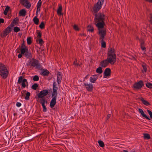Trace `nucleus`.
<instances>
[{"mask_svg": "<svg viewBox=\"0 0 152 152\" xmlns=\"http://www.w3.org/2000/svg\"><path fill=\"white\" fill-rule=\"evenodd\" d=\"M104 1V0H98V2L94 5L93 8L94 14L95 16L94 21L96 23L104 21L105 19V15L104 14L100 12L97 13L102 7Z\"/></svg>", "mask_w": 152, "mask_h": 152, "instance_id": "nucleus-1", "label": "nucleus"}, {"mask_svg": "<svg viewBox=\"0 0 152 152\" xmlns=\"http://www.w3.org/2000/svg\"><path fill=\"white\" fill-rule=\"evenodd\" d=\"M107 58L115 63L116 61V55L115 50L114 48H110L108 49Z\"/></svg>", "mask_w": 152, "mask_h": 152, "instance_id": "nucleus-2", "label": "nucleus"}, {"mask_svg": "<svg viewBox=\"0 0 152 152\" xmlns=\"http://www.w3.org/2000/svg\"><path fill=\"white\" fill-rule=\"evenodd\" d=\"M8 72L5 66L1 63H0V75L2 77L6 79L8 75Z\"/></svg>", "mask_w": 152, "mask_h": 152, "instance_id": "nucleus-3", "label": "nucleus"}, {"mask_svg": "<svg viewBox=\"0 0 152 152\" xmlns=\"http://www.w3.org/2000/svg\"><path fill=\"white\" fill-rule=\"evenodd\" d=\"M27 66H28L35 67L36 69H39L41 68V67L40 64L39 63L38 61L34 58H32L31 60L27 63Z\"/></svg>", "mask_w": 152, "mask_h": 152, "instance_id": "nucleus-4", "label": "nucleus"}, {"mask_svg": "<svg viewBox=\"0 0 152 152\" xmlns=\"http://www.w3.org/2000/svg\"><path fill=\"white\" fill-rule=\"evenodd\" d=\"M115 63L113 62L112 60H111L110 59H109L108 58H107V59L100 62V64L101 65V66L103 67H106L109 63L111 64H114Z\"/></svg>", "mask_w": 152, "mask_h": 152, "instance_id": "nucleus-5", "label": "nucleus"}, {"mask_svg": "<svg viewBox=\"0 0 152 152\" xmlns=\"http://www.w3.org/2000/svg\"><path fill=\"white\" fill-rule=\"evenodd\" d=\"M98 34L99 36V40H102L104 39L106 34V31L105 29H99L98 30Z\"/></svg>", "mask_w": 152, "mask_h": 152, "instance_id": "nucleus-6", "label": "nucleus"}, {"mask_svg": "<svg viewBox=\"0 0 152 152\" xmlns=\"http://www.w3.org/2000/svg\"><path fill=\"white\" fill-rule=\"evenodd\" d=\"M144 86L143 82L142 80L139 81L137 83H134L133 85L134 88L137 89H140Z\"/></svg>", "mask_w": 152, "mask_h": 152, "instance_id": "nucleus-7", "label": "nucleus"}, {"mask_svg": "<svg viewBox=\"0 0 152 152\" xmlns=\"http://www.w3.org/2000/svg\"><path fill=\"white\" fill-rule=\"evenodd\" d=\"M12 29L10 26H8L5 29L3 32V33L1 34V36L4 37L7 35L12 31Z\"/></svg>", "mask_w": 152, "mask_h": 152, "instance_id": "nucleus-8", "label": "nucleus"}, {"mask_svg": "<svg viewBox=\"0 0 152 152\" xmlns=\"http://www.w3.org/2000/svg\"><path fill=\"white\" fill-rule=\"evenodd\" d=\"M49 93L48 90H43L41 91L38 94V98H45Z\"/></svg>", "mask_w": 152, "mask_h": 152, "instance_id": "nucleus-9", "label": "nucleus"}, {"mask_svg": "<svg viewBox=\"0 0 152 152\" xmlns=\"http://www.w3.org/2000/svg\"><path fill=\"white\" fill-rule=\"evenodd\" d=\"M96 24V26L98 28V30L99 29H104V26L105 24L104 23V21L99 22H97Z\"/></svg>", "mask_w": 152, "mask_h": 152, "instance_id": "nucleus-10", "label": "nucleus"}, {"mask_svg": "<svg viewBox=\"0 0 152 152\" xmlns=\"http://www.w3.org/2000/svg\"><path fill=\"white\" fill-rule=\"evenodd\" d=\"M111 73V69L109 68H106L104 72V77H109L110 76Z\"/></svg>", "mask_w": 152, "mask_h": 152, "instance_id": "nucleus-11", "label": "nucleus"}, {"mask_svg": "<svg viewBox=\"0 0 152 152\" xmlns=\"http://www.w3.org/2000/svg\"><path fill=\"white\" fill-rule=\"evenodd\" d=\"M84 85L86 86V88L87 90L88 91H92L93 86L92 84H87L84 83Z\"/></svg>", "mask_w": 152, "mask_h": 152, "instance_id": "nucleus-12", "label": "nucleus"}, {"mask_svg": "<svg viewBox=\"0 0 152 152\" xmlns=\"http://www.w3.org/2000/svg\"><path fill=\"white\" fill-rule=\"evenodd\" d=\"M52 99L50 103V106L51 108L53 107L56 103V98L57 97H52Z\"/></svg>", "mask_w": 152, "mask_h": 152, "instance_id": "nucleus-13", "label": "nucleus"}, {"mask_svg": "<svg viewBox=\"0 0 152 152\" xmlns=\"http://www.w3.org/2000/svg\"><path fill=\"white\" fill-rule=\"evenodd\" d=\"M37 101H39L42 105L45 104V103L47 104L48 103V101L45 98H38Z\"/></svg>", "mask_w": 152, "mask_h": 152, "instance_id": "nucleus-14", "label": "nucleus"}, {"mask_svg": "<svg viewBox=\"0 0 152 152\" xmlns=\"http://www.w3.org/2000/svg\"><path fill=\"white\" fill-rule=\"evenodd\" d=\"M62 80V76L60 72H58L57 74V81L58 84H59Z\"/></svg>", "mask_w": 152, "mask_h": 152, "instance_id": "nucleus-15", "label": "nucleus"}, {"mask_svg": "<svg viewBox=\"0 0 152 152\" xmlns=\"http://www.w3.org/2000/svg\"><path fill=\"white\" fill-rule=\"evenodd\" d=\"M139 112L141 113V115H142V116L144 117V118H146L148 120H150V118L148 117L144 113V112H143V110L140 109V108H139Z\"/></svg>", "mask_w": 152, "mask_h": 152, "instance_id": "nucleus-16", "label": "nucleus"}, {"mask_svg": "<svg viewBox=\"0 0 152 152\" xmlns=\"http://www.w3.org/2000/svg\"><path fill=\"white\" fill-rule=\"evenodd\" d=\"M27 51L23 55H24L27 58H28L29 57L31 58L32 57V55L31 54V53L28 52V49H26Z\"/></svg>", "mask_w": 152, "mask_h": 152, "instance_id": "nucleus-17", "label": "nucleus"}, {"mask_svg": "<svg viewBox=\"0 0 152 152\" xmlns=\"http://www.w3.org/2000/svg\"><path fill=\"white\" fill-rule=\"evenodd\" d=\"M26 11L25 9H22L19 12V14L20 16H25L26 15Z\"/></svg>", "mask_w": 152, "mask_h": 152, "instance_id": "nucleus-18", "label": "nucleus"}, {"mask_svg": "<svg viewBox=\"0 0 152 152\" xmlns=\"http://www.w3.org/2000/svg\"><path fill=\"white\" fill-rule=\"evenodd\" d=\"M140 99L142 102V103L144 105L146 106L150 105H151L146 100H145L143 98L141 97Z\"/></svg>", "mask_w": 152, "mask_h": 152, "instance_id": "nucleus-19", "label": "nucleus"}, {"mask_svg": "<svg viewBox=\"0 0 152 152\" xmlns=\"http://www.w3.org/2000/svg\"><path fill=\"white\" fill-rule=\"evenodd\" d=\"M62 10V6L61 5H60L57 10V13L58 15H63V13L61 12Z\"/></svg>", "mask_w": 152, "mask_h": 152, "instance_id": "nucleus-20", "label": "nucleus"}, {"mask_svg": "<svg viewBox=\"0 0 152 152\" xmlns=\"http://www.w3.org/2000/svg\"><path fill=\"white\" fill-rule=\"evenodd\" d=\"M98 77L96 76V75H93V77H91L90 78V81L93 83H95V81L97 80L98 78Z\"/></svg>", "mask_w": 152, "mask_h": 152, "instance_id": "nucleus-21", "label": "nucleus"}, {"mask_svg": "<svg viewBox=\"0 0 152 152\" xmlns=\"http://www.w3.org/2000/svg\"><path fill=\"white\" fill-rule=\"evenodd\" d=\"M42 73L43 76H47L49 74L50 72L47 69H43Z\"/></svg>", "mask_w": 152, "mask_h": 152, "instance_id": "nucleus-22", "label": "nucleus"}, {"mask_svg": "<svg viewBox=\"0 0 152 152\" xmlns=\"http://www.w3.org/2000/svg\"><path fill=\"white\" fill-rule=\"evenodd\" d=\"M27 83V86L28 85V82L27 81V80L26 79H24L23 80L21 84L23 88H25L26 86V85L25 83Z\"/></svg>", "mask_w": 152, "mask_h": 152, "instance_id": "nucleus-23", "label": "nucleus"}, {"mask_svg": "<svg viewBox=\"0 0 152 152\" xmlns=\"http://www.w3.org/2000/svg\"><path fill=\"white\" fill-rule=\"evenodd\" d=\"M87 30L91 32H93L94 31V28L91 25H88L87 26Z\"/></svg>", "mask_w": 152, "mask_h": 152, "instance_id": "nucleus-24", "label": "nucleus"}, {"mask_svg": "<svg viewBox=\"0 0 152 152\" xmlns=\"http://www.w3.org/2000/svg\"><path fill=\"white\" fill-rule=\"evenodd\" d=\"M24 7H25L26 8L29 9L30 8L31 6V4L28 1V0H26L25 3L24 5H23Z\"/></svg>", "mask_w": 152, "mask_h": 152, "instance_id": "nucleus-25", "label": "nucleus"}, {"mask_svg": "<svg viewBox=\"0 0 152 152\" xmlns=\"http://www.w3.org/2000/svg\"><path fill=\"white\" fill-rule=\"evenodd\" d=\"M33 20L35 24H36V25H38V24L39 22V20L37 18V16L35 17L33 19Z\"/></svg>", "mask_w": 152, "mask_h": 152, "instance_id": "nucleus-26", "label": "nucleus"}, {"mask_svg": "<svg viewBox=\"0 0 152 152\" xmlns=\"http://www.w3.org/2000/svg\"><path fill=\"white\" fill-rule=\"evenodd\" d=\"M19 21V18L18 17H16L13 20L12 23H14L15 25H16L18 23Z\"/></svg>", "mask_w": 152, "mask_h": 152, "instance_id": "nucleus-27", "label": "nucleus"}, {"mask_svg": "<svg viewBox=\"0 0 152 152\" xmlns=\"http://www.w3.org/2000/svg\"><path fill=\"white\" fill-rule=\"evenodd\" d=\"M57 90L55 89H53V92L52 97L55 96L57 97Z\"/></svg>", "mask_w": 152, "mask_h": 152, "instance_id": "nucleus-28", "label": "nucleus"}, {"mask_svg": "<svg viewBox=\"0 0 152 152\" xmlns=\"http://www.w3.org/2000/svg\"><path fill=\"white\" fill-rule=\"evenodd\" d=\"M30 94V92H27L26 94V96L24 97L25 99L26 100H28L29 99V96Z\"/></svg>", "mask_w": 152, "mask_h": 152, "instance_id": "nucleus-29", "label": "nucleus"}, {"mask_svg": "<svg viewBox=\"0 0 152 152\" xmlns=\"http://www.w3.org/2000/svg\"><path fill=\"white\" fill-rule=\"evenodd\" d=\"M96 72L98 73L101 74L102 72V70L101 67H99L97 69Z\"/></svg>", "mask_w": 152, "mask_h": 152, "instance_id": "nucleus-30", "label": "nucleus"}, {"mask_svg": "<svg viewBox=\"0 0 152 152\" xmlns=\"http://www.w3.org/2000/svg\"><path fill=\"white\" fill-rule=\"evenodd\" d=\"M10 7L8 6H6V8L4 11V15H6L7 14L8 12L10 10Z\"/></svg>", "mask_w": 152, "mask_h": 152, "instance_id": "nucleus-31", "label": "nucleus"}, {"mask_svg": "<svg viewBox=\"0 0 152 152\" xmlns=\"http://www.w3.org/2000/svg\"><path fill=\"white\" fill-rule=\"evenodd\" d=\"M104 39H103L102 40H100L101 42V46L103 48H105L106 47V42L104 41Z\"/></svg>", "mask_w": 152, "mask_h": 152, "instance_id": "nucleus-32", "label": "nucleus"}, {"mask_svg": "<svg viewBox=\"0 0 152 152\" xmlns=\"http://www.w3.org/2000/svg\"><path fill=\"white\" fill-rule=\"evenodd\" d=\"M38 85L37 83H34L31 86V88L34 90L37 89V88L38 87Z\"/></svg>", "mask_w": 152, "mask_h": 152, "instance_id": "nucleus-33", "label": "nucleus"}, {"mask_svg": "<svg viewBox=\"0 0 152 152\" xmlns=\"http://www.w3.org/2000/svg\"><path fill=\"white\" fill-rule=\"evenodd\" d=\"M27 43L28 45H30L32 43L31 38L29 37L27 38Z\"/></svg>", "mask_w": 152, "mask_h": 152, "instance_id": "nucleus-34", "label": "nucleus"}, {"mask_svg": "<svg viewBox=\"0 0 152 152\" xmlns=\"http://www.w3.org/2000/svg\"><path fill=\"white\" fill-rule=\"evenodd\" d=\"M98 142L99 145L101 147H103L104 146V144L102 141L99 140Z\"/></svg>", "mask_w": 152, "mask_h": 152, "instance_id": "nucleus-35", "label": "nucleus"}, {"mask_svg": "<svg viewBox=\"0 0 152 152\" xmlns=\"http://www.w3.org/2000/svg\"><path fill=\"white\" fill-rule=\"evenodd\" d=\"M144 42L143 41H142L141 43V47L142 50H145L146 48L144 47Z\"/></svg>", "mask_w": 152, "mask_h": 152, "instance_id": "nucleus-36", "label": "nucleus"}, {"mask_svg": "<svg viewBox=\"0 0 152 152\" xmlns=\"http://www.w3.org/2000/svg\"><path fill=\"white\" fill-rule=\"evenodd\" d=\"M39 27L41 29H43L45 28V24L44 22H42L39 25Z\"/></svg>", "mask_w": 152, "mask_h": 152, "instance_id": "nucleus-37", "label": "nucleus"}, {"mask_svg": "<svg viewBox=\"0 0 152 152\" xmlns=\"http://www.w3.org/2000/svg\"><path fill=\"white\" fill-rule=\"evenodd\" d=\"M27 48H22L20 50L21 53L24 55V54L27 51V50H26Z\"/></svg>", "mask_w": 152, "mask_h": 152, "instance_id": "nucleus-38", "label": "nucleus"}, {"mask_svg": "<svg viewBox=\"0 0 152 152\" xmlns=\"http://www.w3.org/2000/svg\"><path fill=\"white\" fill-rule=\"evenodd\" d=\"M144 138L149 139L150 138V135L148 134H144Z\"/></svg>", "mask_w": 152, "mask_h": 152, "instance_id": "nucleus-39", "label": "nucleus"}, {"mask_svg": "<svg viewBox=\"0 0 152 152\" xmlns=\"http://www.w3.org/2000/svg\"><path fill=\"white\" fill-rule=\"evenodd\" d=\"M146 87L148 88H152V84L150 83H147L146 84Z\"/></svg>", "mask_w": 152, "mask_h": 152, "instance_id": "nucleus-40", "label": "nucleus"}, {"mask_svg": "<svg viewBox=\"0 0 152 152\" xmlns=\"http://www.w3.org/2000/svg\"><path fill=\"white\" fill-rule=\"evenodd\" d=\"M20 29L17 26H15L14 27V31L15 32H17L20 31Z\"/></svg>", "mask_w": 152, "mask_h": 152, "instance_id": "nucleus-41", "label": "nucleus"}, {"mask_svg": "<svg viewBox=\"0 0 152 152\" xmlns=\"http://www.w3.org/2000/svg\"><path fill=\"white\" fill-rule=\"evenodd\" d=\"M146 65L145 64H142V66L143 67V69L145 72H146L147 71V68L146 67Z\"/></svg>", "mask_w": 152, "mask_h": 152, "instance_id": "nucleus-42", "label": "nucleus"}, {"mask_svg": "<svg viewBox=\"0 0 152 152\" xmlns=\"http://www.w3.org/2000/svg\"><path fill=\"white\" fill-rule=\"evenodd\" d=\"M39 80V77L38 76L35 75L33 78V80L34 81H37Z\"/></svg>", "mask_w": 152, "mask_h": 152, "instance_id": "nucleus-43", "label": "nucleus"}, {"mask_svg": "<svg viewBox=\"0 0 152 152\" xmlns=\"http://www.w3.org/2000/svg\"><path fill=\"white\" fill-rule=\"evenodd\" d=\"M42 4V1L41 0H39L37 3V7H41Z\"/></svg>", "mask_w": 152, "mask_h": 152, "instance_id": "nucleus-44", "label": "nucleus"}, {"mask_svg": "<svg viewBox=\"0 0 152 152\" xmlns=\"http://www.w3.org/2000/svg\"><path fill=\"white\" fill-rule=\"evenodd\" d=\"M56 82H54L53 83V89H54L56 90H57L58 89V88L56 86Z\"/></svg>", "mask_w": 152, "mask_h": 152, "instance_id": "nucleus-45", "label": "nucleus"}, {"mask_svg": "<svg viewBox=\"0 0 152 152\" xmlns=\"http://www.w3.org/2000/svg\"><path fill=\"white\" fill-rule=\"evenodd\" d=\"M23 81V77L22 76H20L19 77L18 83H20L22 82Z\"/></svg>", "mask_w": 152, "mask_h": 152, "instance_id": "nucleus-46", "label": "nucleus"}, {"mask_svg": "<svg viewBox=\"0 0 152 152\" xmlns=\"http://www.w3.org/2000/svg\"><path fill=\"white\" fill-rule=\"evenodd\" d=\"M74 29L77 31H78L79 30V28L76 25H75L73 26Z\"/></svg>", "mask_w": 152, "mask_h": 152, "instance_id": "nucleus-47", "label": "nucleus"}, {"mask_svg": "<svg viewBox=\"0 0 152 152\" xmlns=\"http://www.w3.org/2000/svg\"><path fill=\"white\" fill-rule=\"evenodd\" d=\"M26 0H20V2L21 4L23 6L26 2Z\"/></svg>", "mask_w": 152, "mask_h": 152, "instance_id": "nucleus-48", "label": "nucleus"}, {"mask_svg": "<svg viewBox=\"0 0 152 152\" xmlns=\"http://www.w3.org/2000/svg\"><path fill=\"white\" fill-rule=\"evenodd\" d=\"M42 105V106L43 108V111L45 112H46L47 111V108L46 107L45 104H44V105L43 104Z\"/></svg>", "mask_w": 152, "mask_h": 152, "instance_id": "nucleus-49", "label": "nucleus"}, {"mask_svg": "<svg viewBox=\"0 0 152 152\" xmlns=\"http://www.w3.org/2000/svg\"><path fill=\"white\" fill-rule=\"evenodd\" d=\"M40 39L39 40V43L41 45H42V44L44 43V41L42 39L39 38Z\"/></svg>", "mask_w": 152, "mask_h": 152, "instance_id": "nucleus-50", "label": "nucleus"}, {"mask_svg": "<svg viewBox=\"0 0 152 152\" xmlns=\"http://www.w3.org/2000/svg\"><path fill=\"white\" fill-rule=\"evenodd\" d=\"M147 111L149 114L150 117L151 118H152V112L151 111L148 110H147Z\"/></svg>", "mask_w": 152, "mask_h": 152, "instance_id": "nucleus-51", "label": "nucleus"}, {"mask_svg": "<svg viewBox=\"0 0 152 152\" xmlns=\"http://www.w3.org/2000/svg\"><path fill=\"white\" fill-rule=\"evenodd\" d=\"M41 36H42L41 33L40 32H39L38 33V35H37V36L38 38H40L41 37Z\"/></svg>", "mask_w": 152, "mask_h": 152, "instance_id": "nucleus-52", "label": "nucleus"}, {"mask_svg": "<svg viewBox=\"0 0 152 152\" xmlns=\"http://www.w3.org/2000/svg\"><path fill=\"white\" fill-rule=\"evenodd\" d=\"M21 47H22V48H27L26 46L24 44V41L23 42L22 44L21 45Z\"/></svg>", "mask_w": 152, "mask_h": 152, "instance_id": "nucleus-53", "label": "nucleus"}, {"mask_svg": "<svg viewBox=\"0 0 152 152\" xmlns=\"http://www.w3.org/2000/svg\"><path fill=\"white\" fill-rule=\"evenodd\" d=\"M16 105L18 107H20L21 106V104L19 102H17L16 103Z\"/></svg>", "mask_w": 152, "mask_h": 152, "instance_id": "nucleus-54", "label": "nucleus"}, {"mask_svg": "<svg viewBox=\"0 0 152 152\" xmlns=\"http://www.w3.org/2000/svg\"><path fill=\"white\" fill-rule=\"evenodd\" d=\"M4 22V20L3 18H0V24L1 23H3Z\"/></svg>", "mask_w": 152, "mask_h": 152, "instance_id": "nucleus-55", "label": "nucleus"}, {"mask_svg": "<svg viewBox=\"0 0 152 152\" xmlns=\"http://www.w3.org/2000/svg\"><path fill=\"white\" fill-rule=\"evenodd\" d=\"M15 25L14 23H12V22L10 25L9 26H10L11 28H12V27H13V26Z\"/></svg>", "mask_w": 152, "mask_h": 152, "instance_id": "nucleus-56", "label": "nucleus"}, {"mask_svg": "<svg viewBox=\"0 0 152 152\" xmlns=\"http://www.w3.org/2000/svg\"><path fill=\"white\" fill-rule=\"evenodd\" d=\"M111 116V114H109L107 115L106 120H107L109 119Z\"/></svg>", "mask_w": 152, "mask_h": 152, "instance_id": "nucleus-57", "label": "nucleus"}, {"mask_svg": "<svg viewBox=\"0 0 152 152\" xmlns=\"http://www.w3.org/2000/svg\"><path fill=\"white\" fill-rule=\"evenodd\" d=\"M22 54L21 53H20L18 56V57L19 58H20L22 56Z\"/></svg>", "mask_w": 152, "mask_h": 152, "instance_id": "nucleus-58", "label": "nucleus"}, {"mask_svg": "<svg viewBox=\"0 0 152 152\" xmlns=\"http://www.w3.org/2000/svg\"><path fill=\"white\" fill-rule=\"evenodd\" d=\"M21 98L22 99L23 97L24 96V92L23 93H22V92H21Z\"/></svg>", "mask_w": 152, "mask_h": 152, "instance_id": "nucleus-59", "label": "nucleus"}, {"mask_svg": "<svg viewBox=\"0 0 152 152\" xmlns=\"http://www.w3.org/2000/svg\"><path fill=\"white\" fill-rule=\"evenodd\" d=\"M146 1L148 2L149 3H152V0H145Z\"/></svg>", "mask_w": 152, "mask_h": 152, "instance_id": "nucleus-60", "label": "nucleus"}, {"mask_svg": "<svg viewBox=\"0 0 152 152\" xmlns=\"http://www.w3.org/2000/svg\"><path fill=\"white\" fill-rule=\"evenodd\" d=\"M40 7H37V11H40Z\"/></svg>", "mask_w": 152, "mask_h": 152, "instance_id": "nucleus-61", "label": "nucleus"}, {"mask_svg": "<svg viewBox=\"0 0 152 152\" xmlns=\"http://www.w3.org/2000/svg\"><path fill=\"white\" fill-rule=\"evenodd\" d=\"M75 65H76V66H80V64L78 63H76Z\"/></svg>", "mask_w": 152, "mask_h": 152, "instance_id": "nucleus-62", "label": "nucleus"}, {"mask_svg": "<svg viewBox=\"0 0 152 152\" xmlns=\"http://www.w3.org/2000/svg\"><path fill=\"white\" fill-rule=\"evenodd\" d=\"M75 60H76V61H74L73 63V64H74V65H75L76 64V62L77 61V59H75Z\"/></svg>", "mask_w": 152, "mask_h": 152, "instance_id": "nucleus-63", "label": "nucleus"}, {"mask_svg": "<svg viewBox=\"0 0 152 152\" xmlns=\"http://www.w3.org/2000/svg\"><path fill=\"white\" fill-rule=\"evenodd\" d=\"M123 151L124 152H128V151H127L126 150H124Z\"/></svg>", "mask_w": 152, "mask_h": 152, "instance_id": "nucleus-64", "label": "nucleus"}]
</instances>
